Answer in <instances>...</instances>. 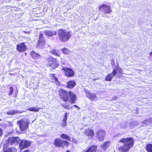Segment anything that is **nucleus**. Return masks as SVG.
I'll return each mask as SVG.
<instances>
[{"instance_id": "10", "label": "nucleus", "mask_w": 152, "mask_h": 152, "mask_svg": "<svg viewBox=\"0 0 152 152\" xmlns=\"http://www.w3.org/2000/svg\"><path fill=\"white\" fill-rule=\"evenodd\" d=\"M68 96L69 100V102L72 104L75 103L77 97L75 94L72 91L69 92L68 93Z\"/></svg>"}, {"instance_id": "29", "label": "nucleus", "mask_w": 152, "mask_h": 152, "mask_svg": "<svg viewBox=\"0 0 152 152\" xmlns=\"http://www.w3.org/2000/svg\"><path fill=\"white\" fill-rule=\"evenodd\" d=\"M61 137L62 138H63L64 139H66L68 140H70V137L68 135L64 134H63L61 135Z\"/></svg>"}, {"instance_id": "41", "label": "nucleus", "mask_w": 152, "mask_h": 152, "mask_svg": "<svg viewBox=\"0 0 152 152\" xmlns=\"http://www.w3.org/2000/svg\"><path fill=\"white\" fill-rule=\"evenodd\" d=\"M116 98H117V97H114L113 98V99L114 100H116Z\"/></svg>"}, {"instance_id": "2", "label": "nucleus", "mask_w": 152, "mask_h": 152, "mask_svg": "<svg viewBox=\"0 0 152 152\" xmlns=\"http://www.w3.org/2000/svg\"><path fill=\"white\" fill-rule=\"evenodd\" d=\"M58 35L60 39L63 42L68 40L71 36L70 32L62 29L58 30Z\"/></svg>"}, {"instance_id": "37", "label": "nucleus", "mask_w": 152, "mask_h": 152, "mask_svg": "<svg viewBox=\"0 0 152 152\" xmlns=\"http://www.w3.org/2000/svg\"><path fill=\"white\" fill-rule=\"evenodd\" d=\"M54 81L56 83L58 86H59L60 85V83L58 80V79L57 78L56 80H55Z\"/></svg>"}, {"instance_id": "19", "label": "nucleus", "mask_w": 152, "mask_h": 152, "mask_svg": "<svg viewBox=\"0 0 152 152\" xmlns=\"http://www.w3.org/2000/svg\"><path fill=\"white\" fill-rule=\"evenodd\" d=\"M97 146L96 145L92 146L89 148L85 152H96Z\"/></svg>"}, {"instance_id": "15", "label": "nucleus", "mask_w": 152, "mask_h": 152, "mask_svg": "<svg viewBox=\"0 0 152 152\" xmlns=\"http://www.w3.org/2000/svg\"><path fill=\"white\" fill-rule=\"evenodd\" d=\"M85 135L88 137V138L91 139L94 136V132L93 130L88 129L85 130L84 132Z\"/></svg>"}, {"instance_id": "24", "label": "nucleus", "mask_w": 152, "mask_h": 152, "mask_svg": "<svg viewBox=\"0 0 152 152\" xmlns=\"http://www.w3.org/2000/svg\"><path fill=\"white\" fill-rule=\"evenodd\" d=\"M110 143V141H107L105 142L104 144L103 145H101V148L104 151L107 148H108V145Z\"/></svg>"}, {"instance_id": "22", "label": "nucleus", "mask_w": 152, "mask_h": 152, "mask_svg": "<svg viewBox=\"0 0 152 152\" xmlns=\"http://www.w3.org/2000/svg\"><path fill=\"white\" fill-rule=\"evenodd\" d=\"M152 121V118H147L143 121L142 123L143 126L147 125L150 124Z\"/></svg>"}, {"instance_id": "21", "label": "nucleus", "mask_w": 152, "mask_h": 152, "mask_svg": "<svg viewBox=\"0 0 152 152\" xmlns=\"http://www.w3.org/2000/svg\"><path fill=\"white\" fill-rule=\"evenodd\" d=\"M50 53L53 55L59 56V50L55 49L51 50L50 51Z\"/></svg>"}, {"instance_id": "46", "label": "nucleus", "mask_w": 152, "mask_h": 152, "mask_svg": "<svg viewBox=\"0 0 152 152\" xmlns=\"http://www.w3.org/2000/svg\"><path fill=\"white\" fill-rule=\"evenodd\" d=\"M1 121V119H0V121Z\"/></svg>"}, {"instance_id": "18", "label": "nucleus", "mask_w": 152, "mask_h": 152, "mask_svg": "<svg viewBox=\"0 0 152 152\" xmlns=\"http://www.w3.org/2000/svg\"><path fill=\"white\" fill-rule=\"evenodd\" d=\"M86 96L90 99L93 100H95L96 99V95L93 94H91L88 91L86 92Z\"/></svg>"}, {"instance_id": "33", "label": "nucleus", "mask_w": 152, "mask_h": 152, "mask_svg": "<svg viewBox=\"0 0 152 152\" xmlns=\"http://www.w3.org/2000/svg\"><path fill=\"white\" fill-rule=\"evenodd\" d=\"M61 50L62 51L63 53L65 54H68L69 53V50L66 48H64L61 49Z\"/></svg>"}, {"instance_id": "4", "label": "nucleus", "mask_w": 152, "mask_h": 152, "mask_svg": "<svg viewBox=\"0 0 152 152\" xmlns=\"http://www.w3.org/2000/svg\"><path fill=\"white\" fill-rule=\"evenodd\" d=\"M58 95L61 99H62L64 101L66 102L69 100L68 93L66 91L60 89L59 90Z\"/></svg>"}, {"instance_id": "31", "label": "nucleus", "mask_w": 152, "mask_h": 152, "mask_svg": "<svg viewBox=\"0 0 152 152\" xmlns=\"http://www.w3.org/2000/svg\"><path fill=\"white\" fill-rule=\"evenodd\" d=\"M49 77H50L49 79L53 80L54 81L55 80H56L57 78L55 77L54 74H50L49 75Z\"/></svg>"}, {"instance_id": "12", "label": "nucleus", "mask_w": 152, "mask_h": 152, "mask_svg": "<svg viewBox=\"0 0 152 152\" xmlns=\"http://www.w3.org/2000/svg\"><path fill=\"white\" fill-rule=\"evenodd\" d=\"M16 49L20 52H24L27 49V46L24 42H22L17 45Z\"/></svg>"}, {"instance_id": "40", "label": "nucleus", "mask_w": 152, "mask_h": 152, "mask_svg": "<svg viewBox=\"0 0 152 152\" xmlns=\"http://www.w3.org/2000/svg\"><path fill=\"white\" fill-rule=\"evenodd\" d=\"M2 134V129L0 128V137L1 136Z\"/></svg>"}, {"instance_id": "13", "label": "nucleus", "mask_w": 152, "mask_h": 152, "mask_svg": "<svg viewBox=\"0 0 152 152\" xmlns=\"http://www.w3.org/2000/svg\"><path fill=\"white\" fill-rule=\"evenodd\" d=\"M19 140V138L18 137H9L8 139L9 143L12 145L16 144Z\"/></svg>"}, {"instance_id": "9", "label": "nucleus", "mask_w": 152, "mask_h": 152, "mask_svg": "<svg viewBox=\"0 0 152 152\" xmlns=\"http://www.w3.org/2000/svg\"><path fill=\"white\" fill-rule=\"evenodd\" d=\"M99 10L105 14H108L111 12L110 7L106 4H103L99 7Z\"/></svg>"}, {"instance_id": "11", "label": "nucleus", "mask_w": 152, "mask_h": 152, "mask_svg": "<svg viewBox=\"0 0 152 152\" xmlns=\"http://www.w3.org/2000/svg\"><path fill=\"white\" fill-rule=\"evenodd\" d=\"M31 145V143L26 140H22L19 144V147L20 149L27 148Z\"/></svg>"}, {"instance_id": "30", "label": "nucleus", "mask_w": 152, "mask_h": 152, "mask_svg": "<svg viewBox=\"0 0 152 152\" xmlns=\"http://www.w3.org/2000/svg\"><path fill=\"white\" fill-rule=\"evenodd\" d=\"M56 34V32L55 31H48V36L51 37Z\"/></svg>"}, {"instance_id": "28", "label": "nucleus", "mask_w": 152, "mask_h": 152, "mask_svg": "<svg viewBox=\"0 0 152 152\" xmlns=\"http://www.w3.org/2000/svg\"><path fill=\"white\" fill-rule=\"evenodd\" d=\"M62 106L64 109H66L71 110L72 108V107L70 106L69 105L65 104H61Z\"/></svg>"}, {"instance_id": "35", "label": "nucleus", "mask_w": 152, "mask_h": 152, "mask_svg": "<svg viewBox=\"0 0 152 152\" xmlns=\"http://www.w3.org/2000/svg\"><path fill=\"white\" fill-rule=\"evenodd\" d=\"M10 92L9 94V95L10 96H11L12 95L13 91V88L12 87H10Z\"/></svg>"}, {"instance_id": "3", "label": "nucleus", "mask_w": 152, "mask_h": 152, "mask_svg": "<svg viewBox=\"0 0 152 152\" xmlns=\"http://www.w3.org/2000/svg\"><path fill=\"white\" fill-rule=\"evenodd\" d=\"M17 124L19 126L20 131H23L27 129L29 124V122L27 120H21L17 121Z\"/></svg>"}, {"instance_id": "7", "label": "nucleus", "mask_w": 152, "mask_h": 152, "mask_svg": "<svg viewBox=\"0 0 152 152\" xmlns=\"http://www.w3.org/2000/svg\"><path fill=\"white\" fill-rule=\"evenodd\" d=\"M105 132L101 129L99 130L96 132V135L99 141H103L105 136Z\"/></svg>"}, {"instance_id": "17", "label": "nucleus", "mask_w": 152, "mask_h": 152, "mask_svg": "<svg viewBox=\"0 0 152 152\" xmlns=\"http://www.w3.org/2000/svg\"><path fill=\"white\" fill-rule=\"evenodd\" d=\"M76 83L75 80H72L67 83L66 87L69 88H72L76 85Z\"/></svg>"}, {"instance_id": "43", "label": "nucleus", "mask_w": 152, "mask_h": 152, "mask_svg": "<svg viewBox=\"0 0 152 152\" xmlns=\"http://www.w3.org/2000/svg\"><path fill=\"white\" fill-rule=\"evenodd\" d=\"M66 152H70L69 150H67Z\"/></svg>"}, {"instance_id": "36", "label": "nucleus", "mask_w": 152, "mask_h": 152, "mask_svg": "<svg viewBox=\"0 0 152 152\" xmlns=\"http://www.w3.org/2000/svg\"><path fill=\"white\" fill-rule=\"evenodd\" d=\"M67 119V113H64V116L63 117V119L62 120L64 121H66Z\"/></svg>"}, {"instance_id": "1", "label": "nucleus", "mask_w": 152, "mask_h": 152, "mask_svg": "<svg viewBox=\"0 0 152 152\" xmlns=\"http://www.w3.org/2000/svg\"><path fill=\"white\" fill-rule=\"evenodd\" d=\"M119 142L124 143L123 145L120 146L118 148V150L120 152H128L134 144V140L131 137L126 138H123Z\"/></svg>"}, {"instance_id": "14", "label": "nucleus", "mask_w": 152, "mask_h": 152, "mask_svg": "<svg viewBox=\"0 0 152 152\" xmlns=\"http://www.w3.org/2000/svg\"><path fill=\"white\" fill-rule=\"evenodd\" d=\"M117 74L116 70L115 69L113 70L112 73L108 75L105 77V80L107 81H111L114 76H115Z\"/></svg>"}, {"instance_id": "38", "label": "nucleus", "mask_w": 152, "mask_h": 152, "mask_svg": "<svg viewBox=\"0 0 152 152\" xmlns=\"http://www.w3.org/2000/svg\"><path fill=\"white\" fill-rule=\"evenodd\" d=\"M117 70H118V73L121 74L123 72L121 68H118L117 69Z\"/></svg>"}, {"instance_id": "44", "label": "nucleus", "mask_w": 152, "mask_h": 152, "mask_svg": "<svg viewBox=\"0 0 152 152\" xmlns=\"http://www.w3.org/2000/svg\"><path fill=\"white\" fill-rule=\"evenodd\" d=\"M118 76H117V77H120L118 75Z\"/></svg>"}, {"instance_id": "20", "label": "nucleus", "mask_w": 152, "mask_h": 152, "mask_svg": "<svg viewBox=\"0 0 152 152\" xmlns=\"http://www.w3.org/2000/svg\"><path fill=\"white\" fill-rule=\"evenodd\" d=\"M62 141L59 139H56L54 142V144L58 147L61 146Z\"/></svg>"}, {"instance_id": "25", "label": "nucleus", "mask_w": 152, "mask_h": 152, "mask_svg": "<svg viewBox=\"0 0 152 152\" xmlns=\"http://www.w3.org/2000/svg\"><path fill=\"white\" fill-rule=\"evenodd\" d=\"M40 108L37 107H30L27 110L31 111H34L35 112H38L39 111Z\"/></svg>"}, {"instance_id": "42", "label": "nucleus", "mask_w": 152, "mask_h": 152, "mask_svg": "<svg viewBox=\"0 0 152 152\" xmlns=\"http://www.w3.org/2000/svg\"><path fill=\"white\" fill-rule=\"evenodd\" d=\"M150 54L151 55H152V51L150 53Z\"/></svg>"}, {"instance_id": "34", "label": "nucleus", "mask_w": 152, "mask_h": 152, "mask_svg": "<svg viewBox=\"0 0 152 152\" xmlns=\"http://www.w3.org/2000/svg\"><path fill=\"white\" fill-rule=\"evenodd\" d=\"M61 124L63 127H66L67 125V121L62 120Z\"/></svg>"}, {"instance_id": "5", "label": "nucleus", "mask_w": 152, "mask_h": 152, "mask_svg": "<svg viewBox=\"0 0 152 152\" xmlns=\"http://www.w3.org/2000/svg\"><path fill=\"white\" fill-rule=\"evenodd\" d=\"M62 70L64 71L65 75L66 77H69L74 75V72L72 69L68 67L64 68L62 65Z\"/></svg>"}, {"instance_id": "27", "label": "nucleus", "mask_w": 152, "mask_h": 152, "mask_svg": "<svg viewBox=\"0 0 152 152\" xmlns=\"http://www.w3.org/2000/svg\"><path fill=\"white\" fill-rule=\"evenodd\" d=\"M17 151V149L13 148H9L7 150H5V149H4V152H16Z\"/></svg>"}, {"instance_id": "16", "label": "nucleus", "mask_w": 152, "mask_h": 152, "mask_svg": "<svg viewBox=\"0 0 152 152\" xmlns=\"http://www.w3.org/2000/svg\"><path fill=\"white\" fill-rule=\"evenodd\" d=\"M24 111H19L18 110H10L7 112V113L9 115H13L18 113H21L23 112Z\"/></svg>"}, {"instance_id": "6", "label": "nucleus", "mask_w": 152, "mask_h": 152, "mask_svg": "<svg viewBox=\"0 0 152 152\" xmlns=\"http://www.w3.org/2000/svg\"><path fill=\"white\" fill-rule=\"evenodd\" d=\"M48 65H49L50 66H51L53 69H54L57 67L58 64V62L56 59L51 57L49 56L48 58Z\"/></svg>"}, {"instance_id": "45", "label": "nucleus", "mask_w": 152, "mask_h": 152, "mask_svg": "<svg viewBox=\"0 0 152 152\" xmlns=\"http://www.w3.org/2000/svg\"><path fill=\"white\" fill-rule=\"evenodd\" d=\"M48 34V33H47V32H46V34L47 35H48V34Z\"/></svg>"}, {"instance_id": "8", "label": "nucleus", "mask_w": 152, "mask_h": 152, "mask_svg": "<svg viewBox=\"0 0 152 152\" xmlns=\"http://www.w3.org/2000/svg\"><path fill=\"white\" fill-rule=\"evenodd\" d=\"M45 45V40L43 38L42 34H40L39 36V39L37 45V47L39 48H42Z\"/></svg>"}, {"instance_id": "26", "label": "nucleus", "mask_w": 152, "mask_h": 152, "mask_svg": "<svg viewBox=\"0 0 152 152\" xmlns=\"http://www.w3.org/2000/svg\"><path fill=\"white\" fill-rule=\"evenodd\" d=\"M146 150L148 152H152V144H147Z\"/></svg>"}, {"instance_id": "23", "label": "nucleus", "mask_w": 152, "mask_h": 152, "mask_svg": "<svg viewBox=\"0 0 152 152\" xmlns=\"http://www.w3.org/2000/svg\"><path fill=\"white\" fill-rule=\"evenodd\" d=\"M32 57L34 58H37L40 57V56L38 54L35 53L34 51L31 52L30 53Z\"/></svg>"}, {"instance_id": "39", "label": "nucleus", "mask_w": 152, "mask_h": 152, "mask_svg": "<svg viewBox=\"0 0 152 152\" xmlns=\"http://www.w3.org/2000/svg\"><path fill=\"white\" fill-rule=\"evenodd\" d=\"M73 106L77 108V110H79L80 109V108L76 105H74Z\"/></svg>"}, {"instance_id": "32", "label": "nucleus", "mask_w": 152, "mask_h": 152, "mask_svg": "<svg viewBox=\"0 0 152 152\" xmlns=\"http://www.w3.org/2000/svg\"><path fill=\"white\" fill-rule=\"evenodd\" d=\"M69 144V143L66 141H62L61 146L63 147H64V146H67Z\"/></svg>"}]
</instances>
